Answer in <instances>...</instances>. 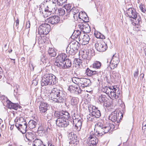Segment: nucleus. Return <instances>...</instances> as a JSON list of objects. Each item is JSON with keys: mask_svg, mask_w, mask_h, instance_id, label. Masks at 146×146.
Wrapping results in <instances>:
<instances>
[{"mask_svg": "<svg viewBox=\"0 0 146 146\" xmlns=\"http://www.w3.org/2000/svg\"><path fill=\"white\" fill-rule=\"evenodd\" d=\"M66 51L67 53H68L72 55H74L76 51V50H74V49L71 48L70 46V48L68 47L67 48Z\"/></svg>", "mask_w": 146, "mask_h": 146, "instance_id": "nucleus-35", "label": "nucleus"}, {"mask_svg": "<svg viewBox=\"0 0 146 146\" xmlns=\"http://www.w3.org/2000/svg\"><path fill=\"white\" fill-rule=\"evenodd\" d=\"M78 98L73 97L71 100V104L73 106L76 105L78 102Z\"/></svg>", "mask_w": 146, "mask_h": 146, "instance_id": "nucleus-38", "label": "nucleus"}, {"mask_svg": "<svg viewBox=\"0 0 146 146\" xmlns=\"http://www.w3.org/2000/svg\"><path fill=\"white\" fill-rule=\"evenodd\" d=\"M76 15L77 14H74V15H73V17H74V19H75V20H77L78 17L79 19H80V17H79V16H80V15Z\"/></svg>", "mask_w": 146, "mask_h": 146, "instance_id": "nucleus-55", "label": "nucleus"}, {"mask_svg": "<svg viewBox=\"0 0 146 146\" xmlns=\"http://www.w3.org/2000/svg\"><path fill=\"white\" fill-rule=\"evenodd\" d=\"M87 118L88 121H95L96 119L94 116V115H93L91 112H90V113L87 115Z\"/></svg>", "mask_w": 146, "mask_h": 146, "instance_id": "nucleus-37", "label": "nucleus"}, {"mask_svg": "<svg viewBox=\"0 0 146 146\" xmlns=\"http://www.w3.org/2000/svg\"><path fill=\"white\" fill-rule=\"evenodd\" d=\"M33 146H46L40 139H35L33 142Z\"/></svg>", "mask_w": 146, "mask_h": 146, "instance_id": "nucleus-28", "label": "nucleus"}, {"mask_svg": "<svg viewBox=\"0 0 146 146\" xmlns=\"http://www.w3.org/2000/svg\"><path fill=\"white\" fill-rule=\"evenodd\" d=\"M65 9L67 11H70V10L71 7L69 5H64Z\"/></svg>", "mask_w": 146, "mask_h": 146, "instance_id": "nucleus-53", "label": "nucleus"}, {"mask_svg": "<svg viewBox=\"0 0 146 146\" xmlns=\"http://www.w3.org/2000/svg\"><path fill=\"white\" fill-rule=\"evenodd\" d=\"M68 137L70 140L69 142L70 144L77 145L78 143V140L76 138H75L76 135H74L73 133L71 132L69 133Z\"/></svg>", "mask_w": 146, "mask_h": 146, "instance_id": "nucleus-18", "label": "nucleus"}, {"mask_svg": "<svg viewBox=\"0 0 146 146\" xmlns=\"http://www.w3.org/2000/svg\"><path fill=\"white\" fill-rule=\"evenodd\" d=\"M58 12L59 15L62 16L65 13V10L63 8H60L58 9Z\"/></svg>", "mask_w": 146, "mask_h": 146, "instance_id": "nucleus-44", "label": "nucleus"}, {"mask_svg": "<svg viewBox=\"0 0 146 146\" xmlns=\"http://www.w3.org/2000/svg\"><path fill=\"white\" fill-rule=\"evenodd\" d=\"M140 8L141 10V11L143 12L144 13L145 12V9H144V8L143 7V5H140Z\"/></svg>", "mask_w": 146, "mask_h": 146, "instance_id": "nucleus-57", "label": "nucleus"}, {"mask_svg": "<svg viewBox=\"0 0 146 146\" xmlns=\"http://www.w3.org/2000/svg\"><path fill=\"white\" fill-rule=\"evenodd\" d=\"M75 90L76 91L75 92H74V93L76 94H79L81 93L82 91V90L78 85L77 86V88H76Z\"/></svg>", "mask_w": 146, "mask_h": 146, "instance_id": "nucleus-48", "label": "nucleus"}, {"mask_svg": "<svg viewBox=\"0 0 146 146\" xmlns=\"http://www.w3.org/2000/svg\"><path fill=\"white\" fill-rule=\"evenodd\" d=\"M108 124L107 125H104L102 122H98L95 125L94 130L96 131V135L98 136H101L106 133H107L111 129V125Z\"/></svg>", "mask_w": 146, "mask_h": 146, "instance_id": "nucleus-5", "label": "nucleus"}, {"mask_svg": "<svg viewBox=\"0 0 146 146\" xmlns=\"http://www.w3.org/2000/svg\"><path fill=\"white\" fill-rule=\"evenodd\" d=\"M32 84L34 85H36L37 84V81L36 80H33L32 82Z\"/></svg>", "mask_w": 146, "mask_h": 146, "instance_id": "nucleus-56", "label": "nucleus"}, {"mask_svg": "<svg viewBox=\"0 0 146 146\" xmlns=\"http://www.w3.org/2000/svg\"><path fill=\"white\" fill-rule=\"evenodd\" d=\"M19 86L17 84H15L14 86V95H16L18 90V88H19Z\"/></svg>", "mask_w": 146, "mask_h": 146, "instance_id": "nucleus-47", "label": "nucleus"}, {"mask_svg": "<svg viewBox=\"0 0 146 146\" xmlns=\"http://www.w3.org/2000/svg\"><path fill=\"white\" fill-rule=\"evenodd\" d=\"M60 21V17L58 16L54 15L48 18L46 20V22L52 25L57 24Z\"/></svg>", "mask_w": 146, "mask_h": 146, "instance_id": "nucleus-13", "label": "nucleus"}, {"mask_svg": "<svg viewBox=\"0 0 146 146\" xmlns=\"http://www.w3.org/2000/svg\"><path fill=\"white\" fill-rule=\"evenodd\" d=\"M7 107L10 109L16 110L17 108L18 105L12 103L10 101L7 100Z\"/></svg>", "mask_w": 146, "mask_h": 146, "instance_id": "nucleus-25", "label": "nucleus"}, {"mask_svg": "<svg viewBox=\"0 0 146 146\" xmlns=\"http://www.w3.org/2000/svg\"><path fill=\"white\" fill-rule=\"evenodd\" d=\"M33 135L31 133H26L25 136L27 139L30 142L28 143V144H30L29 143L32 141L33 140Z\"/></svg>", "mask_w": 146, "mask_h": 146, "instance_id": "nucleus-30", "label": "nucleus"}, {"mask_svg": "<svg viewBox=\"0 0 146 146\" xmlns=\"http://www.w3.org/2000/svg\"><path fill=\"white\" fill-rule=\"evenodd\" d=\"M16 127L23 133H25L27 130V126L26 122L24 121H22L21 124H17Z\"/></svg>", "mask_w": 146, "mask_h": 146, "instance_id": "nucleus-16", "label": "nucleus"}, {"mask_svg": "<svg viewBox=\"0 0 146 146\" xmlns=\"http://www.w3.org/2000/svg\"><path fill=\"white\" fill-rule=\"evenodd\" d=\"M70 13H72L73 15L77 14V15H80V13H79L78 11L76 9H71L70 11Z\"/></svg>", "mask_w": 146, "mask_h": 146, "instance_id": "nucleus-46", "label": "nucleus"}, {"mask_svg": "<svg viewBox=\"0 0 146 146\" xmlns=\"http://www.w3.org/2000/svg\"><path fill=\"white\" fill-rule=\"evenodd\" d=\"M72 63L70 60L69 59H65L62 64L59 68L60 69H65L69 68L71 66Z\"/></svg>", "mask_w": 146, "mask_h": 146, "instance_id": "nucleus-19", "label": "nucleus"}, {"mask_svg": "<svg viewBox=\"0 0 146 146\" xmlns=\"http://www.w3.org/2000/svg\"><path fill=\"white\" fill-rule=\"evenodd\" d=\"M29 67L31 70L33 71L34 69V67L32 64H31V63H30Z\"/></svg>", "mask_w": 146, "mask_h": 146, "instance_id": "nucleus-58", "label": "nucleus"}, {"mask_svg": "<svg viewBox=\"0 0 146 146\" xmlns=\"http://www.w3.org/2000/svg\"><path fill=\"white\" fill-rule=\"evenodd\" d=\"M80 79L77 78H73L72 79V80L76 85H78L80 83Z\"/></svg>", "mask_w": 146, "mask_h": 146, "instance_id": "nucleus-41", "label": "nucleus"}, {"mask_svg": "<svg viewBox=\"0 0 146 146\" xmlns=\"http://www.w3.org/2000/svg\"><path fill=\"white\" fill-rule=\"evenodd\" d=\"M67 0H57L56 1L57 4L59 6L63 5V4L66 2Z\"/></svg>", "mask_w": 146, "mask_h": 146, "instance_id": "nucleus-42", "label": "nucleus"}, {"mask_svg": "<svg viewBox=\"0 0 146 146\" xmlns=\"http://www.w3.org/2000/svg\"><path fill=\"white\" fill-rule=\"evenodd\" d=\"M75 64L76 65V67H77L78 66V67H80L82 66V62H81V60L80 59H77L74 61Z\"/></svg>", "mask_w": 146, "mask_h": 146, "instance_id": "nucleus-40", "label": "nucleus"}, {"mask_svg": "<svg viewBox=\"0 0 146 146\" xmlns=\"http://www.w3.org/2000/svg\"><path fill=\"white\" fill-rule=\"evenodd\" d=\"M72 119L75 129L77 131H80L82 127V119H80L81 118L78 115L75 114L72 116Z\"/></svg>", "mask_w": 146, "mask_h": 146, "instance_id": "nucleus-8", "label": "nucleus"}, {"mask_svg": "<svg viewBox=\"0 0 146 146\" xmlns=\"http://www.w3.org/2000/svg\"><path fill=\"white\" fill-rule=\"evenodd\" d=\"M138 75V70H137V71H135L133 73V76L135 79L137 78Z\"/></svg>", "mask_w": 146, "mask_h": 146, "instance_id": "nucleus-52", "label": "nucleus"}, {"mask_svg": "<svg viewBox=\"0 0 146 146\" xmlns=\"http://www.w3.org/2000/svg\"><path fill=\"white\" fill-rule=\"evenodd\" d=\"M45 130L46 131H47V134L48 133H50V131H51V129L50 128H49L47 126L46 127V129Z\"/></svg>", "mask_w": 146, "mask_h": 146, "instance_id": "nucleus-60", "label": "nucleus"}, {"mask_svg": "<svg viewBox=\"0 0 146 146\" xmlns=\"http://www.w3.org/2000/svg\"><path fill=\"white\" fill-rule=\"evenodd\" d=\"M54 116L58 118L56 121V124L58 127H66L69 125L67 119L69 118V114L67 112H55Z\"/></svg>", "mask_w": 146, "mask_h": 146, "instance_id": "nucleus-1", "label": "nucleus"}, {"mask_svg": "<svg viewBox=\"0 0 146 146\" xmlns=\"http://www.w3.org/2000/svg\"><path fill=\"white\" fill-rule=\"evenodd\" d=\"M144 123L143 124L142 130L144 133L146 134V126H144Z\"/></svg>", "mask_w": 146, "mask_h": 146, "instance_id": "nucleus-54", "label": "nucleus"}, {"mask_svg": "<svg viewBox=\"0 0 146 146\" xmlns=\"http://www.w3.org/2000/svg\"><path fill=\"white\" fill-rule=\"evenodd\" d=\"M88 144L90 146H94L96 145L98 142L97 138L94 135L93 132L90 133V136L88 139Z\"/></svg>", "mask_w": 146, "mask_h": 146, "instance_id": "nucleus-11", "label": "nucleus"}, {"mask_svg": "<svg viewBox=\"0 0 146 146\" xmlns=\"http://www.w3.org/2000/svg\"><path fill=\"white\" fill-rule=\"evenodd\" d=\"M119 73L115 71H113L110 74V77L112 79L111 80L115 81L119 79Z\"/></svg>", "mask_w": 146, "mask_h": 146, "instance_id": "nucleus-26", "label": "nucleus"}, {"mask_svg": "<svg viewBox=\"0 0 146 146\" xmlns=\"http://www.w3.org/2000/svg\"><path fill=\"white\" fill-rule=\"evenodd\" d=\"M89 110L90 112L94 115L96 119L99 118L101 116L100 111L98 110L94 106H90L89 108Z\"/></svg>", "mask_w": 146, "mask_h": 146, "instance_id": "nucleus-14", "label": "nucleus"}, {"mask_svg": "<svg viewBox=\"0 0 146 146\" xmlns=\"http://www.w3.org/2000/svg\"><path fill=\"white\" fill-rule=\"evenodd\" d=\"M54 10H55V9L53 7L50 5L47 6V7L45 9L44 12L42 13L44 15V17H47L48 15L50 14V13L52 12L53 11H54Z\"/></svg>", "mask_w": 146, "mask_h": 146, "instance_id": "nucleus-23", "label": "nucleus"}, {"mask_svg": "<svg viewBox=\"0 0 146 146\" xmlns=\"http://www.w3.org/2000/svg\"><path fill=\"white\" fill-rule=\"evenodd\" d=\"M95 47L96 50L100 52L105 51L107 48L106 44L103 41L97 42L95 44Z\"/></svg>", "mask_w": 146, "mask_h": 146, "instance_id": "nucleus-10", "label": "nucleus"}, {"mask_svg": "<svg viewBox=\"0 0 146 146\" xmlns=\"http://www.w3.org/2000/svg\"><path fill=\"white\" fill-rule=\"evenodd\" d=\"M47 126V125L45 124H42L38 127V130L42 131L46 130Z\"/></svg>", "mask_w": 146, "mask_h": 146, "instance_id": "nucleus-43", "label": "nucleus"}, {"mask_svg": "<svg viewBox=\"0 0 146 146\" xmlns=\"http://www.w3.org/2000/svg\"><path fill=\"white\" fill-rule=\"evenodd\" d=\"M38 134L40 136H43L47 134V131H46L45 130L42 131L38 130Z\"/></svg>", "mask_w": 146, "mask_h": 146, "instance_id": "nucleus-45", "label": "nucleus"}, {"mask_svg": "<svg viewBox=\"0 0 146 146\" xmlns=\"http://www.w3.org/2000/svg\"><path fill=\"white\" fill-rule=\"evenodd\" d=\"M82 57L83 58V61L87 64L89 62L91 59L90 56L87 54H84Z\"/></svg>", "mask_w": 146, "mask_h": 146, "instance_id": "nucleus-34", "label": "nucleus"}, {"mask_svg": "<svg viewBox=\"0 0 146 146\" xmlns=\"http://www.w3.org/2000/svg\"><path fill=\"white\" fill-rule=\"evenodd\" d=\"M24 121V119L23 118L20 117H17L16 119L15 120V123H17L19 121Z\"/></svg>", "mask_w": 146, "mask_h": 146, "instance_id": "nucleus-50", "label": "nucleus"}, {"mask_svg": "<svg viewBox=\"0 0 146 146\" xmlns=\"http://www.w3.org/2000/svg\"><path fill=\"white\" fill-rule=\"evenodd\" d=\"M19 20L18 19H17L16 21V27H17V28L18 27V26L19 24Z\"/></svg>", "mask_w": 146, "mask_h": 146, "instance_id": "nucleus-62", "label": "nucleus"}, {"mask_svg": "<svg viewBox=\"0 0 146 146\" xmlns=\"http://www.w3.org/2000/svg\"><path fill=\"white\" fill-rule=\"evenodd\" d=\"M119 62V58L115 55H113L110 61V67L111 69H113L117 66Z\"/></svg>", "mask_w": 146, "mask_h": 146, "instance_id": "nucleus-12", "label": "nucleus"}, {"mask_svg": "<svg viewBox=\"0 0 146 146\" xmlns=\"http://www.w3.org/2000/svg\"><path fill=\"white\" fill-rule=\"evenodd\" d=\"M1 100L3 101L7 100V98L4 96H2L1 97Z\"/></svg>", "mask_w": 146, "mask_h": 146, "instance_id": "nucleus-61", "label": "nucleus"}, {"mask_svg": "<svg viewBox=\"0 0 146 146\" xmlns=\"http://www.w3.org/2000/svg\"><path fill=\"white\" fill-rule=\"evenodd\" d=\"M97 35L96 36V38H100L102 39H105V36L101 34L100 33H97Z\"/></svg>", "mask_w": 146, "mask_h": 146, "instance_id": "nucleus-49", "label": "nucleus"}, {"mask_svg": "<svg viewBox=\"0 0 146 146\" xmlns=\"http://www.w3.org/2000/svg\"><path fill=\"white\" fill-rule=\"evenodd\" d=\"M86 72L87 76H91L92 75L97 74L98 72L95 71H92L88 68L86 70Z\"/></svg>", "mask_w": 146, "mask_h": 146, "instance_id": "nucleus-32", "label": "nucleus"}, {"mask_svg": "<svg viewBox=\"0 0 146 146\" xmlns=\"http://www.w3.org/2000/svg\"><path fill=\"white\" fill-rule=\"evenodd\" d=\"M55 3H56V1H55V0H54V1L52 0V1H50V3H52L53 5L54 6L55 5Z\"/></svg>", "mask_w": 146, "mask_h": 146, "instance_id": "nucleus-64", "label": "nucleus"}, {"mask_svg": "<svg viewBox=\"0 0 146 146\" xmlns=\"http://www.w3.org/2000/svg\"><path fill=\"white\" fill-rule=\"evenodd\" d=\"M48 61V59H45V58L43 57L41 59V61L42 62L43 64L46 63Z\"/></svg>", "mask_w": 146, "mask_h": 146, "instance_id": "nucleus-51", "label": "nucleus"}, {"mask_svg": "<svg viewBox=\"0 0 146 146\" xmlns=\"http://www.w3.org/2000/svg\"><path fill=\"white\" fill-rule=\"evenodd\" d=\"M113 87V88H110L106 87L102 89V90L112 100L117 99L119 94V93H117L116 92L117 91H118V90Z\"/></svg>", "mask_w": 146, "mask_h": 146, "instance_id": "nucleus-6", "label": "nucleus"}, {"mask_svg": "<svg viewBox=\"0 0 146 146\" xmlns=\"http://www.w3.org/2000/svg\"><path fill=\"white\" fill-rule=\"evenodd\" d=\"M85 23L82 25H79V26L80 30L84 33H90L91 31V29L90 26L86 21Z\"/></svg>", "mask_w": 146, "mask_h": 146, "instance_id": "nucleus-15", "label": "nucleus"}, {"mask_svg": "<svg viewBox=\"0 0 146 146\" xmlns=\"http://www.w3.org/2000/svg\"><path fill=\"white\" fill-rule=\"evenodd\" d=\"M80 83L83 87L88 86L90 85V81L89 79L85 78L80 79Z\"/></svg>", "mask_w": 146, "mask_h": 146, "instance_id": "nucleus-24", "label": "nucleus"}, {"mask_svg": "<svg viewBox=\"0 0 146 146\" xmlns=\"http://www.w3.org/2000/svg\"><path fill=\"white\" fill-rule=\"evenodd\" d=\"M109 119L113 122L117 121V122L119 121L118 118L117 116V114L113 112L109 116Z\"/></svg>", "mask_w": 146, "mask_h": 146, "instance_id": "nucleus-27", "label": "nucleus"}, {"mask_svg": "<svg viewBox=\"0 0 146 146\" xmlns=\"http://www.w3.org/2000/svg\"><path fill=\"white\" fill-rule=\"evenodd\" d=\"M64 92L56 88H53L49 95L50 99L54 102L60 103L63 102L65 99Z\"/></svg>", "mask_w": 146, "mask_h": 146, "instance_id": "nucleus-2", "label": "nucleus"}, {"mask_svg": "<svg viewBox=\"0 0 146 146\" xmlns=\"http://www.w3.org/2000/svg\"><path fill=\"white\" fill-rule=\"evenodd\" d=\"M70 47L74 49V50L76 51L79 48V44L78 42L72 41L71 42L70 45Z\"/></svg>", "mask_w": 146, "mask_h": 146, "instance_id": "nucleus-29", "label": "nucleus"}, {"mask_svg": "<svg viewBox=\"0 0 146 146\" xmlns=\"http://www.w3.org/2000/svg\"><path fill=\"white\" fill-rule=\"evenodd\" d=\"M48 53L49 55L51 57H54L56 54L55 50L53 48H49Z\"/></svg>", "mask_w": 146, "mask_h": 146, "instance_id": "nucleus-33", "label": "nucleus"}, {"mask_svg": "<svg viewBox=\"0 0 146 146\" xmlns=\"http://www.w3.org/2000/svg\"><path fill=\"white\" fill-rule=\"evenodd\" d=\"M48 104L44 102H40L39 106V111L40 113H45L48 110Z\"/></svg>", "mask_w": 146, "mask_h": 146, "instance_id": "nucleus-21", "label": "nucleus"}, {"mask_svg": "<svg viewBox=\"0 0 146 146\" xmlns=\"http://www.w3.org/2000/svg\"><path fill=\"white\" fill-rule=\"evenodd\" d=\"M84 33H82L80 31L77 30L74 31L72 36V38L78 39V40L80 41V38L83 36Z\"/></svg>", "mask_w": 146, "mask_h": 146, "instance_id": "nucleus-20", "label": "nucleus"}, {"mask_svg": "<svg viewBox=\"0 0 146 146\" xmlns=\"http://www.w3.org/2000/svg\"><path fill=\"white\" fill-rule=\"evenodd\" d=\"M98 100L100 103H104V105L106 106H109L111 105V103L108 102V99L105 95L102 94L99 96Z\"/></svg>", "mask_w": 146, "mask_h": 146, "instance_id": "nucleus-17", "label": "nucleus"}, {"mask_svg": "<svg viewBox=\"0 0 146 146\" xmlns=\"http://www.w3.org/2000/svg\"><path fill=\"white\" fill-rule=\"evenodd\" d=\"M57 80L56 76L53 74L46 73L42 77L41 84L42 86L47 85L53 86L57 82Z\"/></svg>", "mask_w": 146, "mask_h": 146, "instance_id": "nucleus-4", "label": "nucleus"}, {"mask_svg": "<svg viewBox=\"0 0 146 146\" xmlns=\"http://www.w3.org/2000/svg\"><path fill=\"white\" fill-rule=\"evenodd\" d=\"M37 124V122L33 120H30L29 122V126L31 129H32L36 127Z\"/></svg>", "mask_w": 146, "mask_h": 146, "instance_id": "nucleus-31", "label": "nucleus"}, {"mask_svg": "<svg viewBox=\"0 0 146 146\" xmlns=\"http://www.w3.org/2000/svg\"><path fill=\"white\" fill-rule=\"evenodd\" d=\"M77 85H72L70 86L69 87V90L72 93L75 92L76 89L77 88Z\"/></svg>", "mask_w": 146, "mask_h": 146, "instance_id": "nucleus-39", "label": "nucleus"}, {"mask_svg": "<svg viewBox=\"0 0 146 146\" xmlns=\"http://www.w3.org/2000/svg\"><path fill=\"white\" fill-rule=\"evenodd\" d=\"M127 14L130 18H131L130 21L133 25H138L141 23V19L139 14L133 8H129L127 11Z\"/></svg>", "mask_w": 146, "mask_h": 146, "instance_id": "nucleus-3", "label": "nucleus"}, {"mask_svg": "<svg viewBox=\"0 0 146 146\" xmlns=\"http://www.w3.org/2000/svg\"><path fill=\"white\" fill-rule=\"evenodd\" d=\"M144 74H143V73L141 74L140 75V79L142 80H143V78L144 77Z\"/></svg>", "mask_w": 146, "mask_h": 146, "instance_id": "nucleus-63", "label": "nucleus"}, {"mask_svg": "<svg viewBox=\"0 0 146 146\" xmlns=\"http://www.w3.org/2000/svg\"><path fill=\"white\" fill-rule=\"evenodd\" d=\"M66 54L64 53L59 55L56 58L55 61L54 63V65L59 68L61 64H62V63L66 59Z\"/></svg>", "mask_w": 146, "mask_h": 146, "instance_id": "nucleus-9", "label": "nucleus"}, {"mask_svg": "<svg viewBox=\"0 0 146 146\" xmlns=\"http://www.w3.org/2000/svg\"><path fill=\"white\" fill-rule=\"evenodd\" d=\"M30 23L29 21H28L27 23L26 28V29H29L30 27Z\"/></svg>", "mask_w": 146, "mask_h": 146, "instance_id": "nucleus-59", "label": "nucleus"}, {"mask_svg": "<svg viewBox=\"0 0 146 146\" xmlns=\"http://www.w3.org/2000/svg\"><path fill=\"white\" fill-rule=\"evenodd\" d=\"M50 26L46 23L41 25L38 28V33L39 35H47L50 31Z\"/></svg>", "mask_w": 146, "mask_h": 146, "instance_id": "nucleus-7", "label": "nucleus"}, {"mask_svg": "<svg viewBox=\"0 0 146 146\" xmlns=\"http://www.w3.org/2000/svg\"><path fill=\"white\" fill-rule=\"evenodd\" d=\"M101 66V63L98 61H95L92 64V66L93 68L99 69Z\"/></svg>", "mask_w": 146, "mask_h": 146, "instance_id": "nucleus-36", "label": "nucleus"}, {"mask_svg": "<svg viewBox=\"0 0 146 146\" xmlns=\"http://www.w3.org/2000/svg\"><path fill=\"white\" fill-rule=\"evenodd\" d=\"M90 38L88 35L87 34H85L84 33L83 36L80 38V41L82 44L85 45L87 44L89 42Z\"/></svg>", "mask_w": 146, "mask_h": 146, "instance_id": "nucleus-22", "label": "nucleus"}]
</instances>
